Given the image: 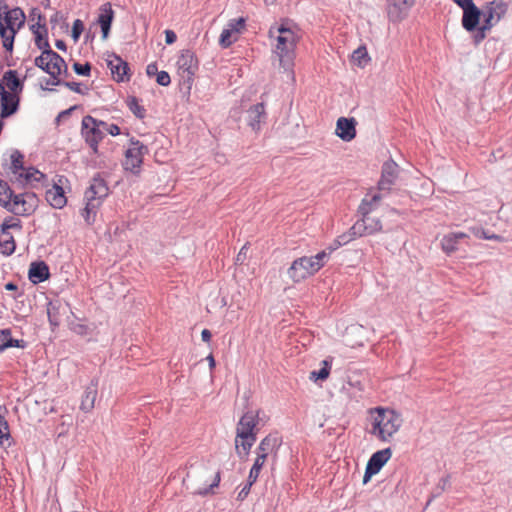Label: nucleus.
<instances>
[{
	"label": "nucleus",
	"mask_w": 512,
	"mask_h": 512,
	"mask_svg": "<svg viewBox=\"0 0 512 512\" xmlns=\"http://www.w3.org/2000/svg\"><path fill=\"white\" fill-rule=\"evenodd\" d=\"M107 66L110 69L114 80L117 82L129 81L130 74L128 73V63L122 60L119 56H110L107 60Z\"/></svg>",
	"instance_id": "obj_18"
},
{
	"label": "nucleus",
	"mask_w": 512,
	"mask_h": 512,
	"mask_svg": "<svg viewBox=\"0 0 512 512\" xmlns=\"http://www.w3.org/2000/svg\"><path fill=\"white\" fill-rule=\"evenodd\" d=\"M248 244L246 243L238 252L235 258V264L243 265L247 259Z\"/></svg>",
	"instance_id": "obj_48"
},
{
	"label": "nucleus",
	"mask_w": 512,
	"mask_h": 512,
	"mask_svg": "<svg viewBox=\"0 0 512 512\" xmlns=\"http://www.w3.org/2000/svg\"><path fill=\"white\" fill-rule=\"evenodd\" d=\"M5 289H6V290H16V289H17V286H16L14 283H11V282H10V283H7V284L5 285Z\"/></svg>",
	"instance_id": "obj_55"
},
{
	"label": "nucleus",
	"mask_w": 512,
	"mask_h": 512,
	"mask_svg": "<svg viewBox=\"0 0 512 512\" xmlns=\"http://www.w3.org/2000/svg\"><path fill=\"white\" fill-rule=\"evenodd\" d=\"M272 53L285 71H292L295 50L301 38L300 29L290 19H281L272 25L268 31Z\"/></svg>",
	"instance_id": "obj_1"
},
{
	"label": "nucleus",
	"mask_w": 512,
	"mask_h": 512,
	"mask_svg": "<svg viewBox=\"0 0 512 512\" xmlns=\"http://www.w3.org/2000/svg\"><path fill=\"white\" fill-rule=\"evenodd\" d=\"M362 231L360 229V224L355 222L347 231L338 235L333 243L328 246L325 250L330 252V254L341 246L347 245L348 243L354 241L357 238L363 237Z\"/></svg>",
	"instance_id": "obj_19"
},
{
	"label": "nucleus",
	"mask_w": 512,
	"mask_h": 512,
	"mask_svg": "<svg viewBox=\"0 0 512 512\" xmlns=\"http://www.w3.org/2000/svg\"><path fill=\"white\" fill-rule=\"evenodd\" d=\"M352 60L360 67L365 66L370 61L366 47L356 49L352 54Z\"/></svg>",
	"instance_id": "obj_39"
},
{
	"label": "nucleus",
	"mask_w": 512,
	"mask_h": 512,
	"mask_svg": "<svg viewBox=\"0 0 512 512\" xmlns=\"http://www.w3.org/2000/svg\"><path fill=\"white\" fill-rule=\"evenodd\" d=\"M56 46H57L58 48H62V47L64 46V43H63V42H61V41H58V42H57V44H56Z\"/></svg>",
	"instance_id": "obj_57"
},
{
	"label": "nucleus",
	"mask_w": 512,
	"mask_h": 512,
	"mask_svg": "<svg viewBox=\"0 0 512 512\" xmlns=\"http://www.w3.org/2000/svg\"><path fill=\"white\" fill-rule=\"evenodd\" d=\"M211 337H212V334L211 332L208 330V329H204L202 330L201 332V338L204 342H210L211 340Z\"/></svg>",
	"instance_id": "obj_51"
},
{
	"label": "nucleus",
	"mask_w": 512,
	"mask_h": 512,
	"mask_svg": "<svg viewBox=\"0 0 512 512\" xmlns=\"http://www.w3.org/2000/svg\"><path fill=\"white\" fill-rule=\"evenodd\" d=\"M103 129H104V134L108 133L112 136H117V135L121 134L120 127L114 123L104 122Z\"/></svg>",
	"instance_id": "obj_44"
},
{
	"label": "nucleus",
	"mask_w": 512,
	"mask_h": 512,
	"mask_svg": "<svg viewBox=\"0 0 512 512\" xmlns=\"http://www.w3.org/2000/svg\"><path fill=\"white\" fill-rule=\"evenodd\" d=\"M248 125L255 132H259L261 124L266 120V111L263 103L253 105L248 110Z\"/></svg>",
	"instance_id": "obj_25"
},
{
	"label": "nucleus",
	"mask_w": 512,
	"mask_h": 512,
	"mask_svg": "<svg viewBox=\"0 0 512 512\" xmlns=\"http://www.w3.org/2000/svg\"><path fill=\"white\" fill-rule=\"evenodd\" d=\"M356 120L340 117L336 123L335 133L343 141L349 142L356 137Z\"/></svg>",
	"instance_id": "obj_21"
},
{
	"label": "nucleus",
	"mask_w": 512,
	"mask_h": 512,
	"mask_svg": "<svg viewBox=\"0 0 512 512\" xmlns=\"http://www.w3.org/2000/svg\"><path fill=\"white\" fill-rule=\"evenodd\" d=\"M1 117L5 118L16 112L19 103V97L16 93L5 90L4 85L0 84Z\"/></svg>",
	"instance_id": "obj_20"
},
{
	"label": "nucleus",
	"mask_w": 512,
	"mask_h": 512,
	"mask_svg": "<svg viewBox=\"0 0 512 512\" xmlns=\"http://www.w3.org/2000/svg\"><path fill=\"white\" fill-rule=\"evenodd\" d=\"M153 68H155V66L148 65L147 72L150 73L151 71H153Z\"/></svg>",
	"instance_id": "obj_59"
},
{
	"label": "nucleus",
	"mask_w": 512,
	"mask_h": 512,
	"mask_svg": "<svg viewBox=\"0 0 512 512\" xmlns=\"http://www.w3.org/2000/svg\"><path fill=\"white\" fill-rule=\"evenodd\" d=\"M153 68H155V66L148 65L147 72L150 73L151 71H153Z\"/></svg>",
	"instance_id": "obj_58"
},
{
	"label": "nucleus",
	"mask_w": 512,
	"mask_h": 512,
	"mask_svg": "<svg viewBox=\"0 0 512 512\" xmlns=\"http://www.w3.org/2000/svg\"><path fill=\"white\" fill-rule=\"evenodd\" d=\"M1 230L14 231L20 233L22 231V222L17 217H7L0 226Z\"/></svg>",
	"instance_id": "obj_38"
},
{
	"label": "nucleus",
	"mask_w": 512,
	"mask_h": 512,
	"mask_svg": "<svg viewBox=\"0 0 512 512\" xmlns=\"http://www.w3.org/2000/svg\"><path fill=\"white\" fill-rule=\"evenodd\" d=\"M46 200L50 203L52 207L57 209L63 208L67 203L64 190L61 186L58 185H54L52 188L47 190Z\"/></svg>",
	"instance_id": "obj_28"
},
{
	"label": "nucleus",
	"mask_w": 512,
	"mask_h": 512,
	"mask_svg": "<svg viewBox=\"0 0 512 512\" xmlns=\"http://www.w3.org/2000/svg\"><path fill=\"white\" fill-rule=\"evenodd\" d=\"M267 459L268 458L260 456V455L256 456L254 464L252 465L250 472H249L250 479L252 481H257V479L260 475L261 469L263 468Z\"/></svg>",
	"instance_id": "obj_40"
},
{
	"label": "nucleus",
	"mask_w": 512,
	"mask_h": 512,
	"mask_svg": "<svg viewBox=\"0 0 512 512\" xmlns=\"http://www.w3.org/2000/svg\"><path fill=\"white\" fill-rule=\"evenodd\" d=\"M281 444L280 439L273 434L264 437L256 448V456L260 455L268 458L269 455H276L277 450Z\"/></svg>",
	"instance_id": "obj_24"
},
{
	"label": "nucleus",
	"mask_w": 512,
	"mask_h": 512,
	"mask_svg": "<svg viewBox=\"0 0 512 512\" xmlns=\"http://www.w3.org/2000/svg\"><path fill=\"white\" fill-rule=\"evenodd\" d=\"M156 81L159 85L168 86L171 83V78L166 71H161L157 74Z\"/></svg>",
	"instance_id": "obj_49"
},
{
	"label": "nucleus",
	"mask_w": 512,
	"mask_h": 512,
	"mask_svg": "<svg viewBox=\"0 0 512 512\" xmlns=\"http://www.w3.org/2000/svg\"><path fill=\"white\" fill-rule=\"evenodd\" d=\"M256 481H252L250 479V475H248V480H247V483L245 484V486L240 490V492L238 493V499L239 500H244L248 494L250 493V489L252 487V485L255 483Z\"/></svg>",
	"instance_id": "obj_46"
},
{
	"label": "nucleus",
	"mask_w": 512,
	"mask_h": 512,
	"mask_svg": "<svg viewBox=\"0 0 512 512\" xmlns=\"http://www.w3.org/2000/svg\"><path fill=\"white\" fill-rule=\"evenodd\" d=\"M399 174V166L392 160L387 161L382 166V175L378 182V188L381 191H389L395 184Z\"/></svg>",
	"instance_id": "obj_17"
},
{
	"label": "nucleus",
	"mask_w": 512,
	"mask_h": 512,
	"mask_svg": "<svg viewBox=\"0 0 512 512\" xmlns=\"http://www.w3.org/2000/svg\"><path fill=\"white\" fill-rule=\"evenodd\" d=\"M371 414L370 433L382 442L390 441L402 426V417L394 410L378 407L372 410Z\"/></svg>",
	"instance_id": "obj_2"
},
{
	"label": "nucleus",
	"mask_w": 512,
	"mask_h": 512,
	"mask_svg": "<svg viewBox=\"0 0 512 512\" xmlns=\"http://www.w3.org/2000/svg\"><path fill=\"white\" fill-rule=\"evenodd\" d=\"M467 237L464 232L448 233L441 240V248L446 254H451L457 250L459 241Z\"/></svg>",
	"instance_id": "obj_27"
},
{
	"label": "nucleus",
	"mask_w": 512,
	"mask_h": 512,
	"mask_svg": "<svg viewBox=\"0 0 512 512\" xmlns=\"http://www.w3.org/2000/svg\"><path fill=\"white\" fill-rule=\"evenodd\" d=\"M207 361H208V363H209V367H210V369L212 370V369L215 367V359H214V357H213V355H212V354H209V355L207 356Z\"/></svg>",
	"instance_id": "obj_53"
},
{
	"label": "nucleus",
	"mask_w": 512,
	"mask_h": 512,
	"mask_svg": "<svg viewBox=\"0 0 512 512\" xmlns=\"http://www.w3.org/2000/svg\"><path fill=\"white\" fill-rule=\"evenodd\" d=\"M209 492V489H205L204 491H200L199 493L204 495V494H207Z\"/></svg>",
	"instance_id": "obj_60"
},
{
	"label": "nucleus",
	"mask_w": 512,
	"mask_h": 512,
	"mask_svg": "<svg viewBox=\"0 0 512 512\" xmlns=\"http://www.w3.org/2000/svg\"><path fill=\"white\" fill-rule=\"evenodd\" d=\"M64 85L70 90L82 95L86 94L88 91L87 88H83L82 85L78 82H65Z\"/></svg>",
	"instance_id": "obj_47"
},
{
	"label": "nucleus",
	"mask_w": 512,
	"mask_h": 512,
	"mask_svg": "<svg viewBox=\"0 0 512 512\" xmlns=\"http://www.w3.org/2000/svg\"><path fill=\"white\" fill-rule=\"evenodd\" d=\"M330 258V252L322 250L314 256H302L295 259L287 269V275L293 283H300L315 275Z\"/></svg>",
	"instance_id": "obj_3"
},
{
	"label": "nucleus",
	"mask_w": 512,
	"mask_h": 512,
	"mask_svg": "<svg viewBox=\"0 0 512 512\" xmlns=\"http://www.w3.org/2000/svg\"><path fill=\"white\" fill-rule=\"evenodd\" d=\"M257 436L249 435L246 433L236 432L235 435V451L239 458L244 459L247 458L251 448L256 442Z\"/></svg>",
	"instance_id": "obj_23"
},
{
	"label": "nucleus",
	"mask_w": 512,
	"mask_h": 512,
	"mask_svg": "<svg viewBox=\"0 0 512 512\" xmlns=\"http://www.w3.org/2000/svg\"><path fill=\"white\" fill-rule=\"evenodd\" d=\"M260 410H249L244 413L236 425V432L257 436V425L260 418Z\"/></svg>",
	"instance_id": "obj_16"
},
{
	"label": "nucleus",
	"mask_w": 512,
	"mask_h": 512,
	"mask_svg": "<svg viewBox=\"0 0 512 512\" xmlns=\"http://www.w3.org/2000/svg\"><path fill=\"white\" fill-rule=\"evenodd\" d=\"M147 148L140 141H131L125 151L123 166L125 170L137 172L142 165Z\"/></svg>",
	"instance_id": "obj_9"
},
{
	"label": "nucleus",
	"mask_w": 512,
	"mask_h": 512,
	"mask_svg": "<svg viewBox=\"0 0 512 512\" xmlns=\"http://www.w3.org/2000/svg\"><path fill=\"white\" fill-rule=\"evenodd\" d=\"M408 2H391L387 7L388 17L393 22L401 21L408 13Z\"/></svg>",
	"instance_id": "obj_30"
},
{
	"label": "nucleus",
	"mask_w": 512,
	"mask_h": 512,
	"mask_svg": "<svg viewBox=\"0 0 512 512\" xmlns=\"http://www.w3.org/2000/svg\"><path fill=\"white\" fill-rule=\"evenodd\" d=\"M12 195V191L7 186V184L0 181V205L7 208V205H9Z\"/></svg>",
	"instance_id": "obj_41"
},
{
	"label": "nucleus",
	"mask_w": 512,
	"mask_h": 512,
	"mask_svg": "<svg viewBox=\"0 0 512 512\" xmlns=\"http://www.w3.org/2000/svg\"><path fill=\"white\" fill-rule=\"evenodd\" d=\"M490 4L491 6L485 14L484 24L479 28L478 33L474 37L475 43L483 41L486 37L485 32L498 23L506 13L507 6L504 2H490Z\"/></svg>",
	"instance_id": "obj_8"
},
{
	"label": "nucleus",
	"mask_w": 512,
	"mask_h": 512,
	"mask_svg": "<svg viewBox=\"0 0 512 512\" xmlns=\"http://www.w3.org/2000/svg\"><path fill=\"white\" fill-rule=\"evenodd\" d=\"M246 18L239 17L237 19H231L227 27L222 31L219 39V43L222 47L228 48L234 42L238 40L239 35L245 30Z\"/></svg>",
	"instance_id": "obj_12"
},
{
	"label": "nucleus",
	"mask_w": 512,
	"mask_h": 512,
	"mask_svg": "<svg viewBox=\"0 0 512 512\" xmlns=\"http://www.w3.org/2000/svg\"><path fill=\"white\" fill-rule=\"evenodd\" d=\"M10 347L23 348L24 341L13 339L10 329L0 330V351L2 352Z\"/></svg>",
	"instance_id": "obj_34"
},
{
	"label": "nucleus",
	"mask_w": 512,
	"mask_h": 512,
	"mask_svg": "<svg viewBox=\"0 0 512 512\" xmlns=\"http://www.w3.org/2000/svg\"><path fill=\"white\" fill-rule=\"evenodd\" d=\"M97 394V384L91 383L90 385H88L84 391L80 404V409L85 413L92 411L95 405Z\"/></svg>",
	"instance_id": "obj_29"
},
{
	"label": "nucleus",
	"mask_w": 512,
	"mask_h": 512,
	"mask_svg": "<svg viewBox=\"0 0 512 512\" xmlns=\"http://www.w3.org/2000/svg\"><path fill=\"white\" fill-rule=\"evenodd\" d=\"M479 237H482L484 239H496V238H498V236L486 234L484 231H482V234Z\"/></svg>",
	"instance_id": "obj_54"
},
{
	"label": "nucleus",
	"mask_w": 512,
	"mask_h": 512,
	"mask_svg": "<svg viewBox=\"0 0 512 512\" xmlns=\"http://www.w3.org/2000/svg\"><path fill=\"white\" fill-rule=\"evenodd\" d=\"M3 82L4 87L9 89V92L18 94L22 90V84L14 70H8L4 73Z\"/></svg>",
	"instance_id": "obj_35"
},
{
	"label": "nucleus",
	"mask_w": 512,
	"mask_h": 512,
	"mask_svg": "<svg viewBox=\"0 0 512 512\" xmlns=\"http://www.w3.org/2000/svg\"><path fill=\"white\" fill-rule=\"evenodd\" d=\"M103 125L104 121L90 115L84 116L81 122L82 136L94 153L98 152V145L105 135Z\"/></svg>",
	"instance_id": "obj_7"
},
{
	"label": "nucleus",
	"mask_w": 512,
	"mask_h": 512,
	"mask_svg": "<svg viewBox=\"0 0 512 512\" xmlns=\"http://www.w3.org/2000/svg\"><path fill=\"white\" fill-rule=\"evenodd\" d=\"M391 456L392 451L390 448H385L375 452L368 460L363 477V483H367L373 475L377 474L381 468L390 460Z\"/></svg>",
	"instance_id": "obj_13"
},
{
	"label": "nucleus",
	"mask_w": 512,
	"mask_h": 512,
	"mask_svg": "<svg viewBox=\"0 0 512 512\" xmlns=\"http://www.w3.org/2000/svg\"><path fill=\"white\" fill-rule=\"evenodd\" d=\"M381 198L382 196L379 193H368L361 202L359 207L360 213H374L379 206Z\"/></svg>",
	"instance_id": "obj_32"
},
{
	"label": "nucleus",
	"mask_w": 512,
	"mask_h": 512,
	"mask_svg": "<svg viewBox=\"0 0 512 512\" xmlns=\"http://www.w3.org/2000/svg\"><path fill=\"white\" fill-rule=\"evenodd\" d=\"M10 437L9 426L5 418L0 415V444H3L4 440Z\"/></svg>",
	"instance_id": "obj_42"
},
{
	"label": "nucleus",
	"mask_w": 512,
	"mask_h": 512,
	"mask_svg": "<svg viewBox=\"0 0 512 512\" xmlns=\"http://www.w3.org/2000/svg\"><path fill=\"white\" fill-rule=\"evenodd\" d=\"M83 30H84L83 22L79 19H76L73 22V26H72V36H73L74 40H78V38L80 37Z\"/></svg>",
	"instance_id": "obj_45"
},
{
	"label": "nucleus",
	"mask_w": 512,
	"mask_h": 512,
	"mask_svg": "<svg viewBox=\"0 0 512 512\" xmlns=\"http://www.w3.org/2000/svg\"><path fill=\"white\" fill-rule=\"evenodd\" d=\"M220 472L218 471L216 474H215V477H214V481L213 483L210 485V488H214V487H217L220 483Z\"/></svg>",
	"instance_id": "obj_52"
},
{
	"label": "nucleus",
	"mask_w": 512,
	"mask_h": 512,
	"mask_svg": "<svg viewBox=\"0 0 512 512\" xmlns=\"http://www.w3.org/2000/svg\"><path fill=\"white\" fill-rule=\"evenodd\" d=\"M48 316H49L50 323H51V324H54V325H57V322H54V321L52 320L50 309H48Z\"/></svg>",
	"instance_id": "obj_56"
},
{
	"label": "nucleus",
	"mask_w": 512,
	"mask_h": 512,
	"mask_svg": "<svg viewBox=\"0 0 512 512\" xmlns=\"http://www.w3.org/2000/svg\"><path fill=\"white\" fill-rule=\"evenodd\" d=\"M177 67L180 75L190 80L198 68V61L194 53L190 50L183 51L178 57Z\"/></svg>",
	"instance_id": "obj_15"
},
{
	"label": "nucleus",
	"mask_w": 512,
	"mask_h": 512,
	"mask_svg": "<svg viewBox=\"0 0 512 512\" xmlns=\"http://www.w3.org/2000/svg\"><path fill=\"white\" fill-rule=\"evenodd\" d=\"M126 103H127L128 108L130 109V111L137 118L143 119L145 117L146 110L140 104L139 100L136 97H134V96L128 97Z\"/></svg>",
	"instance_id": "obj_37"
},
{
	"label": "nucleus",
	"mask_w": 512,
	"mask_h": 512,
	"mask_svg": "<svg viewBox=\"0 0 512 512\" xmlns=\"http://www.w3.org/2000/svg\"><path fill=\"white\" fill-rule=\"evenodd\" d=\"M177 39V36L172 30H165V41L167 44H173Z\"/></svg>",
	"instance_id": "obj_50"
},
{
	"label": "nucleus",
	"mask_w": 512,
	"mask_h": 512,
	"mask_svg": "<svg viewBox=\"0 0 512 512\" xmlns=\"http://www.w3.org/2000/svg\"><path fill=\"white\" fill-rule=\"evenodd\" d=\"M37 17V21L30 26V30L34 35L35 45L42 51L51 50L48 41V29L46 27V18L40 13L36 12V9L32 11V21Z\"/></svg>",
	"instance_id": "obj_10"
},
{
	"label": "nucleus",
	"mask_w": 512,
	"mask_h": 512,
	"mask_svg": "<svg viewBox=\"0 0 512 512\" xmlns=\"http://www.w3.org/2000/svg\"><path fill=\"white\" fill-rule=\"evenodd\" d=\"M49 277L48 266L44 262L32 263L29 269V279L33 283H40Z\"/></svg>",
	"instance_id": "obj_31"
},
{
	"label": "nucleus",
	"mask_w": 512,
	"mask_h": 512,
	"mask_svg": "<svg viewBox=\"0 0 512 512\" xmlns=\"http://www.w3.org/2000/svg\"><path fill=\"white\" fill-rule=\"evenodd\" d=\"M11 180L20 185L39 182L44 178L43 173L34 168L24 167V156L18 150H14L10 154V164L7 167Z\"/></svg>",
	"instance_id": "obj_5"
},
{
	"label": "nucleus",
	"mask_w": 512,
	"mask_h": 512,
	"mask_svg": "<svg viewBox=\"0 0 512 512\" xmlns=\"http://www.w3.org/2000/svg\"><path fill=\"white\" fill-rule=\"evenodd\" d=\"M463 10L462 26L465 30L474 31L480 22L481 10L474 2H456Z\"/></svg>",
	"instance_id": "obj_14"
},
{
	"label": "nucleus",
	"mask_w": 512,
	"mask_h": 512,
	"mask_svg": "<svg viewBox=\"0 0 512 512\" xmlns=\"http://www.w3.org/2000/svg\"><path fill=\"white\" fill-rule=\"evenodd\" d=\"M37 198L34 193H22L12 195L7 208L9 211L16 215H27L31 213L36 206Z\"/></svg>",
	"instance_id": "obj_11"
},
{
	"label": "nucleus",
	"mask_w": 512,
	"mask_h": 512,
	"mask_svg": "<svg viewBox=\"0 0 512 512\" xmlns=\"http://www.w3.org/2000/svg\"><path fill=\"white\" fill-rule=\"evenodd\" d=\"M109 194V188L104 179L94 177L90 186L85 192L86 205L81 215L88 225L95 222L97 212L102 205L103 199Z\"/></svg>",
	"instance_id": "obj_4"
},
{
	"label": "nucleus",
	"mask_w": 512,
	"mask_h": 512,
	"mask_svg": "<svg viewBox=\"0 0 512 512\" xmlns=\"http://www.w3.org/2000/svg\"><path fill=\"white\" fill-rule=\"evenodd\" d=\"M113 18H114V11L112 10L110 2L103 4L100 7V12L98 15V23L101 27L102 36L104 39H106L108 37Z\"/></svg>",
	"instance_id": "obj_26"
},
{
	"label": "nucleus",
	"mask_w": 512,
	"mask_h": 512,
	"mask_svg": "<svg viewBox=\"0 0 512 512\" xmlns=\"http://www.w3.org/2000/svg\"><path fill=\"white\" fill-rule=\"evenodd\" d=\"M321 365H322V367L319 371L310 372V376H309L310 380L324 381L329 377L330 371H331V362H329L328 360H323L321 362Z\"/></svg>",
	"instance_id": "obj_36"
},
{
	"label": "nucleus",
	"mask_w": 512,
	"mask_h": 512,
	"mask_svg": "<svg viewBox=\"0 0 512 512\" xmlns=\"http://www.w3.org/2000/svg\"><path fill=\"white\" fill-rule=\"evenodd\" d=\"M73 70L78 75L88 76L90 74L91 66L88 63H86V64L74 63Z\"/></svg>",
	"instance_id": "obj_43"
},
{
	"label": "nucleus",
	"mask_w": 512,
	"mask_h": 512,
	"mask_svg": "<svg viewBox=\"0 0 512 512\" xmlns=\"http://www.w3.org/2000/svg\"><path fill=\"white\" fill-rule=\"evenodd\" d=\"M35 65L52 77V85L60 83L59 76L63 70L67 69L64 59L52 49L42 51L41 55L35 59Z\"/></svg>",
	"instance_id": "obj_6"
},
{
	"label": "nucleus",
	"mask_w": 512,
	"mask_h": 512,
	"mask_svg": "<svg viewBox=\"0 0 512 512\" xmlns=\"http://www.w3.org/2000/svg\"><path fill=\"white\" fill-rule=\"evenodd\" d=\"M16 249V242L12 232L1 230L0 232V252L3 255L9 256L14 253Z\"/></svg>",
	"instance_id": "obj_33"
},
{
	"label": "nucleus",
	"mask_w": 512,
	"mask_h": 512,
	"mask_svg": "<svg viewBox=\"0 0 512 512\" xmlns=\"http://www.w3.org/2000/svg\"><path fill=\"white\" fill-rule=\"evenodd\" d=\"M362 218L357 222L364 236L373 235L382 231L383 225L380 217L373 213H361Z\"/></svg>",
	"instance_id": "obj_22"
}]
</instances>
